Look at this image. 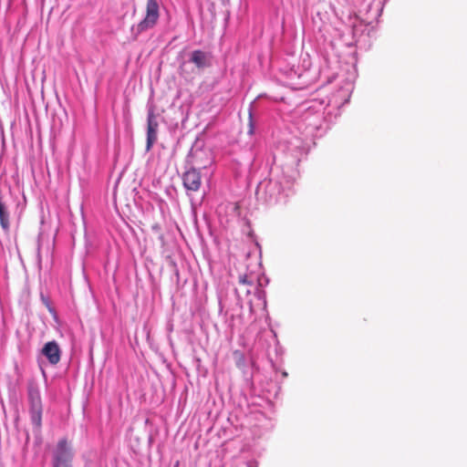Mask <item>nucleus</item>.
Masks as SVG:
<instances>
[{
    "label": "nucleus",
    "instance_id": "7ed1b4c3",
    "mask_svg": "<svg viewBox=\"0 0 467 467\" xmlns=\"http://www.w3.org/2000/svg\"><path fill=\"white\" fill-rule=\"evenodd\" d=\"M189 162L196 169L206 168L212 162L210 150L200 148L192 149Z\"/></svg>",
    "mask_w": 467,
    "mask_h": 467
},
{
    "label": "nucleus",
    "instance_id": "9b49d317",
    "mask_svg": "<svg viewBox=\"0 0 467 467\" xmlns=\"http://www.w3.org/2000/svg\"><path fill=\"white\" fill-rule=\"evenodd\" d=\"M248 133L250 135L254 134V124H253V119H252L251 112L249 113V130H248Z\"/></svg>",
    "mask_w": 467,
    "mask_h": 467
},
{
    "label": "nucleus",
    "instance_id": "1a4fd4ad",
    "mask_svg": "<svg viewBox=\"0 0 467 467\" xmlns=\"http://www.w3.org/2000/svg\"><path fill=\"white\" fill-rule=\"evenodd\" d=\"M29 401L30 409H40L42 408L41 398L39 391L36 389H29Z\"/></svg>",
    "mask_w": 467,
    "mask_h": 467
},
{
    "label": "nucleus",
    "instance_id": "f03ea898",
    "mask_svg": "<svg viewBox=\"0 0 467 467\" xmlns=\"http://www.w3.org/2000/svg\"><path fill=\"white\" fill-rule=\"evenodd\" d=\"M72 457L67 440H60L54 452V467H70Z\"/></svg>",
    "mask_w": 467,
    "mask_h": 467
},
{
    "label": "nucleus",
    "instance_id": "39448f33",
    "mask_svg": "<svg viewBox=\"0 0 467 467\" xmlns=\"http://www.w3.org/2000/svg\"><path fill=\"white\" fill-rule=\"evenodd\" d=\"M158 122L153 111H150L147 119V150H150L157 140Z\"/></svg>",
    "mask_w": 467,
    "mask_h": 467
},
{
    "label": "nucleus",
    "instance_id": "f257e3e1",
    "mask_svg": "<svg viewBox=\"0 0 467 467\" xmlns=\"http://www.w3.org/2000/svg\"><path fill=\"white\" fill-rule=\"evenodd\" d=\"M160 17V7L157 0H147L144 18L132 28L139 35L154 27Z\"/></svg>",
    "mask_w": 467,
    "mask_h": 467
},
{
    "label": "nucleus",
    "instance_id": "20e7f679",
    "mask_svg": "<svg viewBox=\"0 0 467 467\" xmlns=\"http://www.w3.org/2000/svg\"><path fill=\"white\" fill-rule=\"evenodd\" d=\"M195 167H191L182 174L183 186L187 191L197 192L202 185V177Z\"/></svg>",
    "mask_w": 467,
    "mask_h": 467
},
{
    "label": "nucleus",
    "instance_id": "6e6552de",
    "mask_svg": "<svg viewBox=\"0 0 467 467\" xmlns=\"http://www.w3.org/2000/svg\"><path fill=\"white\" fill-rule=\"evenodd\" d=\"M30 419L37 431H40L42 426V408L30 409Z\"/></svg>",
    "mask_w": 467,
    "mask_h": 467
},
{
    "label": "nucleus",
    "instance_id": "9d476101",
    "mask_svg": "<svg viewBox=\"0 0 467 467\" xmlns=\"http://www.w3.org/2000/svg\"><path fill=\"white\" fill-rule=\"evenodd\" d=\"M239 283L242 285H251L252 282L248 279L246 275L239 276Z\"/></svg>",
    "mask_w": 467,
    "mask_h": 467
},
{
    "label": "nucleus",
    "instance_id": "423d86ee",
    "mask_svg": "<svg viewBox=\"0 0 467 467\" xmlns=\"http://www.w3.org/2000/svg\"><path fill=\"white\" fill-rule=\"evenodd\" d=\"M42 353L53 365L57 364L60 360V349L55 341L47 342L42 348Z\"/></svg>",
    "mask_w": 467,
    "mask_h": 467
},
{
    "label": "nucleus",
    "instance_id": "0eeeda50",
    "mask_svg": "<svg viewBox=\"0 0 467 467\" xmlns=\"http://www.w3.org/2000/svg\"><path fill=\"white\" fill-rule=\"evenodd\" d=\"M191 61L199 68L204 67L208 65L207 56L202 50H194L192 53Z\"/></svg>",
    "mask_w": 467,
    "mask_h": 467
}]
</instances>
